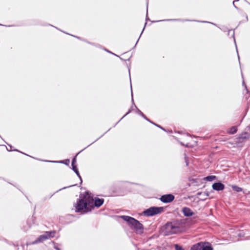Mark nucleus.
Here are the masks:
<instances>
[{"instance_id":"1","label":"nucleus","mask_w":250,"mask_h":250,"mask_svg":"<svg viewBox=\"0 0 250 250\" xmlns=\"http://www.w3.org/2000/svg\"><path fill=\"white\" fill-rule=\"evenodd\" d=\"M104 199L98 197L93 198V196L89 191H85L81 194L79 198L74 204L75 211L84 214L91 211L95 207L99 208L104 203Z\"/></svg>"},{"instance_id":"2","label":"nucleus","mask_w":250,"mask_h":250,"mask_svg":"<svg viewBox=\"0 0 250 250\" xmlns=\"http://www.w3.org/2000/svg\"><path fill=\"white\" fill-rule=\"evenodd\" d=\"M120 217L126 222L128 226L136 234H142L144 231V227L138 220L129 216L122 215Z\"/></svg>"},{"instance_id":"3","label":"nucleus","mask_w":250,"mask_h":250,"mask_svg":"<svg viewBox=\"0 0 250 250\" xmlns=\"http://www.w3.org/2000/svg\"><path fill=\"white\" fill-rule=\"evenodd\" d=\"M56 231L55 230L45 231L44 233L41 235L39 237L34 241L32 243V244H36L38 243H41L47 239H49L54 237Z\"/></svg>"},{"instance_id":"4","label":"nucleus","mask_w":250,"mask_h":250,"mask_svg":"<svg viewBox=\"0 0 250 250\" xmlns=\"http://www.w3.org/2000/svg\"><path fill=\"white\" fill-rule=\"evenodd\" d=\"M164 210L162 207H151L145 209L143 213L146 216H153L161 213Z\"/></svg>"},{"instance_id":"5","label":"nucleus","mask_w":250,"mask_h":250,"mask_svg":"<svg viewBox=\"0 0 250 250\" xmlns=\"http://www.w3.org/2000/svg\"><path fill=\"white\" fill-rule=\"evenodd\" d=\"M130 87H131V97H132V99H131V102H132L133 103V104L135 106V107L136 108V113L139 114V115H140L141 117H142L144 119H145L147 121H148V122L150 123L151 124H153V125H155L156 126L158 127V128L162 129L163 130H164L165 131H167L162 126H161L160 125H158L154 122H153L152 121H151V119H148L147 118L146 116L136 106V105H135V103H134V100H133V92H132V85H131V83H130Z\"/></svg>"},{"instance_id":"6","label":"nucleus","mask_w":250,"mask_h":250,"mask_svg":"<svg viewBox=\"0 0 250 250\" xmlns=\"http://www.w3.org/2000/svg\"><path fill=\"white\" fill-rule=\"evenodd\" d=\"M164 234L166 236L178 233V232L171 222H167L164 226Z\"/></svg>"},{"instance_id":"7","label":"nucleus","mask_w":250,"mask_h":250,"mask_svg":"<svg viewBox=\"0 0 250 250\" xmlns=\"http://www.w3.org/2000/svg\"><path fill=\"white\" fill-rule=\"evenodd\" d=\"M250 137V135L248 133L246 132H243L241 134H240L237 137V141H236V144L238 145L240 143L245 142L248 140Z\"/></svg>"},{"instance_id":"8","label":"nucleus","mask_w":250,"mask_h":250,"mask_svg":"<svg viewBox=\"0 0 250 250\" xmlns=\"http://www.w3.org/2000/svg\"><path fill=\"white\" fill-rule=\"evenodd\" d=\"M175 199L172 194H167L163 195L160 198V201L164 203H169L172 202Z\"/></svg>"},{"instance_id":"9","label":"nucleus","mask_w":250,"mask_h":250,"mask_svg":"<svg viewBox=\"0 0 250 250\" xmlns=\"http://www.w3.org/2000/svg\"><path fill=\"white\" fill-rule=\"evenodd\" d=\"M172 224L173 225L175 229L178 232V233L181 232V228L183 227V224H184L183 221L181 219L178 220L176 219L175 220H173V221L171 222Z\"/></svg>"},{"instance_id":"10","label":"nucleus","mask_w":250,"mask_h":250,"mask_svg":"<svg viewBox=\"0 0 250 250\" xmlns=\"http://www.w3.org/2000/svg\"><path fill=\"white\" fill-rule=\"evenodd\" d=\"M34 224L33 217L29 218L26 221V224L22 227V229L24 231H27L29 229L31 228L32 224Z\"/></svg>"},{"instance_id":"11","label":"nucleus","mask_w":250,"mask_h":250,"mask_svg":"<svg viewBox=\"0 0 250 250\" xmlns=\"http://www.w3.org/2000/svg\"><path fill=\"white\" fill-rule=\"evenodd\" d=\"M212 188L214 190L221 191L225 188V185L221 182H217L213 184Z\"/></svg>"},{"instance_id":"12","label":"nucleus","mask_w":250,"mask_h":250,"mask_svg":"<svg viewBox=\"0 0 250 250\" xmlns=\"http://www.w3.org/2000/svg\"><path fill=\"white\" fill-rule=\"evenodd\" d=\"M182 212L186 217L192 216L194 213L192 210L188 207H184L182 208Z\"/></svg>"},{"instance_id":"13","label":"nucleus","mask_w":250,"mask_h":250,"mask_svg":"<svg viewBox=\"0 0 250 250\" xmlns=\"http://www.w3.org/2000/svg\"><path fill=\"white\" fill-rule=\"evenodd\" d=\"M203 250H213L211 245L208 242H202Z\"/></svg>"},{"instance_id":"14","label":"nucleus","mask_w":250,"mask_h":250,"mask_svg":"<svg viewBox=\"0 0 250 250\" xmlns=\"http://www.w3.org/2000/svg\"><path fill=\"white\" fill-rule=\"evenodd\" d=\"M190 250H203L202 242H199L193 245L191 247Z\"/></svg>"},{"instance_id":"15","label":"nucleus","mask_w":250,"mask_h":250,"mask_svg":"<svg viewBox=\"0 0 250 250\" xmlns=\"http://www.w3.org/2000/svg\"><path fill=\"white\" fill-rule=\"evenodd\" d=\"M45 162H50V163H58L63 164L66 166H69L70 163V160L68 159H65L64 160H62L60 161H45Z\"/></svg>"},{"instance_id":"16","label":"nucleus","mask_w":250,"mask_h":250,"mask_svg":"<svg viewBox=\"0 0 250 250\" xmlns=\"http://www.w3.org/2000/svg\"><path fill=\"white\" fill-rule=\"evenodd\" d=\"M231 188L233 190L237 192L243 191L244 193H245V192L243 191V189L242 188H240L236 185H232Z\"/></svg>"},{"instance_id":"17","label":"nucleus","mask_w":250,"mask_h":250,"mask_svg":"<svg viewBox=\"0 0 250 250\" xmlns=\"http://www.w3.org/2000/svg\"><path fill=\"white\" fill-rule=\"evenodd\" d=\"M189 20H183L179 19H167V20H160V21H152V22H159V21H188Z\"/></svg>"},{"instance_id":"18","label":"nucleus","mask_w":250,"mask_h":250,"mask_svg":"<svg viewBox=\"0 0 250 250\" xmlns=\"http://www.w3.org/2000/svg\"><path fill=\"white\" fill-rule=\"evenodd\" d=\"M237 131V128L235 126H233L231 127L228 133L230 134H235Z\"/></svg>"},{"instance_id":"19","label":"nucleus","mask_w":250,"mask_h":250,"mask_svg":"<svg viewBox=\"0 0 250 250\" xmlns=\"http://www.w3.org/2000/svg\"><path fill=\"white\" fill-rule=\"evenodd\" d=\"M7 145H8V146H9V147L10 148V150H9V149L7 148V150L8 151H18V152H20V153H22V154H24V155H27V156H28L30 157V155H28V154H25V153H23V152H21V151H20L18 150V149H12L13 146H12L11 145H9V144H7ZM31 157H32V158H33L35 159V158L34 157H33L31 156Z\"/></svg>"},{"instance_id":"20","label":"nucleus","mask_w":250,"mask_h":250,"mask_svg":"<svg viewBox=\"0 0 250 250\" xmlns=\"http://www.w3.org/2000/svg\"><path fill=\"white\" fill-rule=\"evenodd\" d=\"M132 104H133L132 102ZM133 106L135 107L134 105L133 104H132V105L131 106L130 108L128 110L127 112L122 118H121V119L115 124L114 126H115V125H116L124 117H125L127 115L129 114L132 111V110H133Z\"/></svg>"},{"instance_id":"21","label":"nucleus","mask_w":250,"mask_h":250,"mask_svg":"<svg viewBox=\"0 0 250 250\" xmlns=\"http://www.w3.org/2000/svg\"><path fill=\"white\" fill-rule=\"evenodd\" d=\"M230 32H232V37L234 39V42H235V46H236V47L237 48V45H236V42H235V38H234V31H231V30H228V35H229ZM236 50H237V48H236ZM237 52L238 59H239V61H240V58H239V54H238V50H237Z\"/></svg>"},{"instance_id":"22","label":"nucleus","mask_w":250,"mask_h":250,"mask_svg":"<svg viewBox=\"0 0 250 250\" xmlns=\"http://www.w3.org/2000/svg\"><path fill=\"white\" fill-rule=\"evenodd\" d=\"M216 178V177L215 176L210 175V176H208L206 177H205V179L207 181L211 182V181H212L214 180H215Z\"/></svg>"},{"instance_id":"23","label":"nucleus","mask_w":250,"mask_h":250,"mask_svg":"<svg viewBox=\"0 0 250 250\" xmlns=\"http://www.w3.org/2000/svg\"><path fill=\"white\" fill-rule=\"evenodd\" d=\"M174 247L175 250H185L183 247L179 244H175Z\"/></svg>"},{"instance_id":"24","label":"nucleus","mask_w":250,"mask_h":250,"mask_svg":"<svg viewBox=\"0 0 250 250\" xmlns=\"http://www.w3.org/2000/svg\"><path fill=\"white\" fill-rule=\"evenodd\" d=\"M52 243L54 245L53 247L56 250H61V249L59 247L60 244L56 243L55 242H52Z\"/></svg>"},{"instance_id":"25","label":"nucleus","mask_w":250,"mask_h":250,"mask_svg":"<svg viewBox=\"0 0 250 250\" xmlns=\"http://www.w3.org/2000/svg\"><path fill=\"white\" fill-rule=\"evenodd\" d=\"M79 154V153L76 154L75 156L72 159L71 162V166L76 165V157Z\"/></svg>"},{"instance_id":"26","label":"nucleus","mask_w":250,"mask_h":250,"mask_svg":"<svg viewBox=\"0 0 250 250\" xmlns=\"http://www.w3.org/2000/svg\"><path fill=\"white\" fill-rule=\"evenodd\" d=\"M188 181L191 182L192 183H197L198 182V180L197 179H193L191 178H189Z\"/></svg>"},{"instance_id":"27","label":"nucleus","mask_w":250,"mask_h":250,"mask_svg":"<svg viewBox=\"0 0 250 250\" xmlns=\"http://www.w3.org/2000/svg\"><path fill=\"white\" fill-rule=\"evenodd\" d=\"M185 161L186 163V166L187 167L188 166V165H189L188 158L186 154H185Z\"/></svg>"},{"instance_id":"28","label":"nucleus","mask_w":250,"mask_h":250,"mask_svg":"<svg viewBox=\"0 0 250 250\" xmlns=\"http://www.w3.org/2000/svg\"><path fill=\"white\" fill-rule=\"evenodd\" d=\"M146 24H147V22H146V23H145V26H144V28H143V30H142V32H141V34H140V37H139V39H138V40L137 41V42H136V43H135V46H134V48L136 46V45H137V43H138V41H139V39H140V37H141V35L142 34V33H143V31H144V29H145V26H146Z\"/></svg>"},{"instance_id":"29","label":"nucleus","mask_w":250,"mask_h":250,"mask_svg":"<svg viewBox=\"0 0 250 250\" xmlns=\"http://www.w3.org/2000/svg\"><path fill=\"white\" fill-rule=\"evenodd\" d=\"M71 166H72V169L74 172H75V171H77L78 170L77 165Z\"/></svg>"},{"instance_id":"30","label":"nucleus","mask_w":250,"mask_h":250,"mask_svg":"<svg viewBox=\"0 0 250 250\" xmlns=\"http://www.w3.org/2000/svg\"><path fill=\"white\" fill-rule=\"evenodd\" d=\"M237 236L239 237H244V233L243 232H239L238 234H237Z\"/></svg>"},{"instance_id":"31","label":"nucleus","mask_w":250,"mask_h":250,"mask_svg":"<svg viewBox=\"0 0 250 250\" xmlns=\"http://www.w3.org/2000/svg\"><path fill=\"white\" fill-rule=\"evenodd\" d=\"M198 21V22H201L209 23L213 24V25H214L215 26H217V25L215 23H214L211 22H209V21Z\"/></svg>"},{"instance_id":"32","label":"nucleus","mask_w":250,"mask_h":250,"mask_svg":"<svg viewBox=\"0 0 250 250\" xmlns=\"http://www.w3.org/2000/svg\"><path fill=\"white\" fill-rule=\"evenodd\" d=\"M238 0H234L233 1V6H234V7L236 9H237V10H238V9H239V8H238V7H237L235 5V2L236 1H238Z\"/></svg>"},{"instance_id":"33","label":"nucleus","mask_w":250,"mask_h":250,"mask_svg":"<svg viewBox=\"0 0 250 250\" xmlns=\"http://www.w3.org/2000/svg\"><path fill=\"white\" fill-rule=\"evenodd\" d=\"M105 50L106 51H107V52L109 53H111V54H113V55H115V56H116L119 57L118 55H117L115 54L114 53H112V52H110V51H109V50H107V49H105Z\"/></svg>"},{"instance_id":"34","label":"nucleus","mask_w":250,"mask_h":250,"mask_svg":"<svg viewBox=\"0 0 250 250\" xmlns=\"http://www.w3.org/2000/svg\"><path fill=\"white\" fill-rule=\"evenodd\" d=\"M148 6V1H147V7ZM146 21H148V20H149L148 17V15H147V12L146 13Z\"/></svg>"},{"instance_id":"35","label":"nucleus","mask_w":250,"mask_h":250,"mask_svg":"<svg viewBox=\"0 0 250 250\" xmlns=\"http://www.w3.org/2000/svg\"><path fill=\"white\" fill-rule=\"evenodd\" d=\"M222 30H223L224 32H226L227 30H228V29L227 27H223L222 28H220Z\"/></svg>"},{"instance_id":"36","label":"nucleus","mask_w":250,"mask_h":250,"mask_svg":"<svg viewBox=\"0 0 250 250\" xmlns=\"http://www.w3.org/2000/svg\"><path fill=\"white\" fill-rule=\"evenodd\" d=\"M78 176V177H80V173L79 172V170L77 171H75L74 172Z\"/></svg>"},{"instance_id":"37","label":"nucleus","mask_w":250,"mask_h":250,"mask_svg":"<svg viewBox=\"0 0 250 250\" xmlns=\"http://www.w3.org/2000/svg\"><path fill=\"white\" fill-rule=\"evenodd\" d=\"M0 25L5 26H6V27H12V26H15V25H2V24H0Z\"/></svg>"},{"instance_id":"38","label":"nucleus","mask_w":250,"mask_h":250,"mask_svg":"<svg viewBox=\"0 0 250 250\" xmlns=\"http://www.w3.org/2000/svg\"><path fill=\"white\" fill-rule=\"evenodd\" d=\"M74 37H76V38L78 39L79 40H82V41H85L83 39H81V38L80 37H79L75 36H74Z\"/></svg>"},{"instance_id":"39","label":"nucleus","mask_w":250,"mask_h":250,"mask_svg":"<svg viewBox=\"0 0 250 250\" xmlns=\"http://www.w3.org/2000/svg\"><path fill=\"white\" fill-rule=\"evenodd\" d=\"M76 186V185H72V186H69V187H72V186ZM68 188V187H64V188H62V189H65V188ZM61 190V189H60L58 191Z\"/></svg>"},{"instance_id":"40","label":"nucleus","mask_w":250,"mask_h":250,"mask_svg":"<svg viewBox=\"0 0 250 250\" xmlns=\"http://www.w3.org/2000/svg\"><path fill=\"white\" fill-rule=\"evenodd\" d=\"M100 138H101V137H100L99 138H98L97 140H96L95 141H94L93 143H92L91 144L88 145V146L87 147H86L85 148H87V147L89 146H90L91 144H92L93 143L95 142L98 139H99Z\"/></svg>"},{"instance_id":"41","label":"nucleus","mask_w":250,"mask_h":250,"mask_svg":"<svg viewBox=\"0 0 250 250\" xmlns=\"http://www.w3.org/2000/svg\"><path fill=\"white\" fill-rule=\"evenodd\" d=\"M80 179V181H81V183L80 184H82V182H83V180H82V177L80 176V177H78Z\"/></svg>"},{"instance_id":"42","label":"nucleus","mask_w":250,"mask_h":250,"mask_svg":"<svg viewBox=\"0 0 250 250\" xmlns=\"http://www.w3.org/2000/svg\"><path fill=\"white\" fill-rule=\"evenodd\" d=\"M243 85H244V86H245L246 88H247V86H246V84H245V83L244 81H243Z\"/></svg>"},{"instance_id":"43","label":"nucleus","mask_w":250,"mask_h":250,"mask_svg":"<svg viewBox=\"0 0 250 250\" xmlns=\"http://www.w3.org/2000/svg\"><path fill=\"white\" fill-rule=\"evenodd\" d=\"M85 42H86L87 43H89V44L94 45V43H91V42H87V41H85Z\"/></svg>"},{"instance_id":"44","label":"nucleus","mask_w":250,"mask_h":250,"mask_svg":"<svg viewBox=\"0 0 250 250\" xmlns=\"http://www.w3.org/2000/svg\"><path fill=\"white\" fill-rule=\"evenodd\" d=\"M188 187H190V186H191V184H190V183H188Z\"/></svg>"},{"instance_id":"45","label":"nucleus","mask_w":250,"mask_h":250,"mask_svg":"<svg viewBox=\"0 0 250 250\" xmlns=\"http://www.w3.org/2000/svg\"><path fill=\"white\" fill-rule=\"evenodd\" d=\"M248 21V16H246V21Z\"/></svg>"},{"instance_id":"46","label":"nucleus","mask_w":250,"mask_h":250,"mask_svg":"<svg viewBox=\"0 0 250 250\" xmlns=\"http://www.w3.org/2000/svg\"><path fill=\"white\" fill-rule=\"evenodd\" d=\"M85 149V148L84 149H83V150H81L80 152H79L78 153H80L81 151H83V150H84V149Z\"/></svg>"},{"instance_id":"47","label":"nucleus","mask_w":250,"mask_h":250,"mask_svg":"<svg viewBox=\"0 0 250 250\" xmlns=\"http://www.w3.org/2000/svg\"><path fill=\"white\" fill-rule=\"evenodd\" d=\"M85 149V148L84 149H83V150H81L80 152H79L78 153H80L81 151H83V150H84V149Z\"/></svg>"},{"instance_id":"48","label":"nucleus","mask_w":250,"mask_h":250,"mask_svg":"<svg viewBox=\"0 0 250 250\" xmlns=\"http://www.w3.org/2000/svg\"><path fill=\"white\" fill-rule=\"evenodd\" d=\"M129 59H126V60H125V61H129Z\"/></svg>"},{"instance_id":"49","label":"nucleus","mask_w":250,"mask_h":250,"mask_svg":"<svg viewBox=\"0 0 250 250\" xmlns=\"http://www.w3.org/2000/svg\"><path fill=\"white\" fill-rule=\"evenodd\" d=\"M21 249H22V250H23V246H21Z\"/></svg>"},{"instance_id":"50","label":"nucleus","mask_w":250,"mask_h":250,"mask_svg":"<svg viewBox=\"0 0 250 250\" xmlns=\"http://www.w3.org/2000/svg\"><path fill=\"white\" fill-rule=\"evenodd\" d=\"M248 194H250V191H249Z\"/></svg>"},{"instance_id":"51","label":"nucleus","mask_w":250,"mask_h":250,"mask_svg":"<svg viewBox=\"0 0 250 250\" xmlns=\"http://www.w3.org/2000/svg\"><path fill=\"white\" fill-rule=\"evenodd\" d=\"M0 137L1 138V136H0Z\"/></svg>"}]
</instances>
